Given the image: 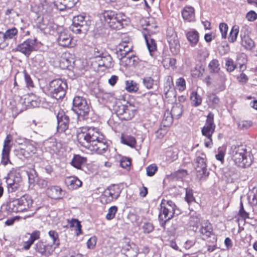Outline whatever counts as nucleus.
I'll use <instances>...</instances> for the list:
<instances>
[{"mask_svg":"<svg viewBox=\"0 0 257 257\" xmlns=\"http://www.w3.org/2000/svg\"><path fill=\"white\" fill-rule=\"evenodd\" d=\"M173 118H174L169 111H166L164 114L161 125L169 127L172 124Z\"/></svg>","mask_w":257,"mask_h":257,"instance_id":"36","label":"nucleus"},{"mask_svg":"<svg viewBox=\"0 0 257 257\" xmlns=\"http://www.w3.org/2000/svg\"><path fill=\"white\" fill-rule=\"evenodd\" d=\"M68 221L69 223L70 227H75L76 231H78L76 233L77 235H78L81 233V225L80 222L76 219H72L70 221L68 220Z\"/></svg>","mask_w":257,"mask_h":257,"instance_id":"46","label":"nucleus"},{"mask_svg":"<svg viewBox=\"0 0 257 257\" xmlns=\"http://www.w3.org/2000/svg\"><path fill=\"white\" fill-rule=\"evenodd\" d=\"M116 199L114 198L113 196L106 189L105 190L100 197V202L104 204L110 203Z\"/></svg>","mask_w":257,"mask_h":257,"instance_id":"35","label":"nucleus"},{"mask_svg":"<svg viewBox=\"0 0 257 257\" xmlns=\"http://www.w3.org/2000/svg\"><path fill=\"white\" fill-rule=\"evenodd\" d=\"M103 138L99 130L95 127H83L79 128L77 132V141L84 147H88Z\"/></svg>","mask_w":257,"mask_h":257,"instance_id":"1","label":"nucleus"},{"mask_svg":"<svg viewBox=\"0 0 257 257\" xmlns=\"http://www.w3.org/2000/svg\"><path fill=\"white\" fill-rule=\"evenodd\" d=\"M209 69L211 73H217L220 70V65L217 59H213L208 65Z\"/></svg>","mask_w":257,"mask_h":257,"instance_id":"39","label":"nucleus"},{"mask_svg":"<svg viewBox=\"0 0 257 257\" xmlns=\"http://www.w3.org/2000/svg\"><path fill=\"white\" fill-rule=\"evenodd\" d=\"M144 38L149 52L155 51L157 49V45L154 39L150 35L146 34L144 35Z\"/></svg>","mask_w":257,"mask_h":257,"instance_id":"33","label":"nucleus"},{"mask_svg":"<svg viewBox=\"0 0 257 257\" xmlns=\"http://www.w3.org/2000/svg\"><path fill=\"white\" fill-rule=\"evenodd\" d=\"M116 12V11L111 10L104 11L100 14V18L102 21H104L109 26L111 19L114 16V15H115Z\"/></svg>","mask_w":257,"mask_h":257,"instance_id":"29","label":"nucleus"},{"mask_svg":"<svg viewBox=\"0 0 257 257\" xmlns=\"http://www.w3.org/2000/svg\"><path fill=\"white\" fill-rule=\"evenodd\" d=\"M219 30L222 38H226L228 31V26L226 24L222 23L219 25Z\"/></svg>","mask_w":257,"mask_h":257,"instance_id":"63","label":"nucleus"},{"mask_svg":"<svg viewBox=\"0 0 257 257\" xmlns=\"http://www.w3.org/2000/svg\"><path fill=\"white\" fill-rule=\"evenodd\" d=\"M213 117L214 115L212 113H209L205 124L201 130L202 135L206 137L204 140V144L205 147L207 148H211L212 145V135L215 128Z\"/></svg>","mask_w":257,"mask_h":257,"instance_id":"5","label":"nucleus"},{"mask_svg":"<svg viewBox=\"0 0 257 257\" xmlns=\"http://www.w3.org/2000/svg\"><path fill=\"white\" fill-rule=\"evenodd\" d=\"M225 66L226 67L227 71L229 72L233 71L236 67L235 65L234 64L233 60L230 58H227L226 60Z\"/></svg>","mask_w":257,"mask_h":257,"instance_id":"61","label":"nucleus"},{"mask_svg":"<svg viewBox=\"0 0 257 257\" xmlns=\"http://www.w3.org/2000/svg\"><path fill=\"white\" fill-rule=\"evenodd\" d=\"M6 209L10 213L22 212L18 199L10 200L7 203Z\"/></svg>","mask_w":257,"mask_h":257,"instance_id":"22","label":"nucleus"},{"mask_svg":"<svg viewBox=\"0 0 257 257\" xmlns=\"http://www.w3.org/2000/svg\"><path fill=\"white\" fill-rule=\"evenodd\" d=\"M73 110L77 114L79 118L86 119L90 111L89 106L85 98L83 97L75 96L73 101Z\"/></svg>","mask_w":257,"mask_h":257,"instance_id":"6","label":"nucleus"},{"mask_svg":"<svg viewBox=\"0 0 257 257\" xmlns=\"http://www.w3.org/2000/svg\"><path fill=\"white\" fill-rule=\"evenodd\" d=\"M136 110L131 105H128L120 118L125 120H131L135 116Z\"/></svg>","mask_w":257,"mask_h":257,"instance_id":"34","label":"nucleus"},{"mask_svg":"<svg viewBox=\"0 0 257 257\" xmlns=\"http://www.w3.org/2000/svg\"><path fill=\"white\" fill-rule=\"evenodd\" d=\"M168 128L161 125L160 128L156 132L157 137L159 139L163 138L166 135L168 130Z\"/></svg>","mask_w":257,"mask_h":257,"instance_id":"60","label":"nucleus"},{"mask_svg":"<svg viewBox=\"0 0 257 257\" xmlns=\"http://www.w3.org/2000/svg\"><path fill=\"white\" fill-rule=\"evenodd\" d=\"M238 128L240 130H247L252 125V122L249 120H239L237 122Z\"/></svg>","mask_w":257,"mask_h":257,"instance_id":"50","label":"nucleus"},{"mask_svg":"<svg viewBox=\"0 0 257 257\" xmlns=\"http://www.w3.org/2000/svg\"><path fill=\"white\" fill-rule=\"evenodd\" d=\"M188 41L191 47H195L199 41V33L195 30H191L186 33Z\"/></svg>","mask_w":257,"mask_h":257,"instance_id":"25","label":"nucleus"},{"mask_svg":"<svg viewBox=\"0 0 257 257\" xmlns=\"http://www.w3.org/2000/svg\"><path fill=\"white\" fill-rule=\"evenodd\" d=\"M36 39H28L22 43L19 44L13 51L20 52L28 57L32 52L36 50Z\"/></svg>","mask_w":257,"mask_h":257,"instance_id":"10","label":"nucleus"},{"mask_svg":"<svg viewBox=\"0 0 257 257\" xmlns=\"http://www.w3.org/2000/svg\"><path fill=\"white\" fill-rule=\"evenodd\" d=\"M158 169V168L156 164H151L146 168L147 175L148 176L152 177L155 175Z\"/></svg>","mask_w":257,"mask_h":257,"instance_id":"55","label":"nucleus"},{"mask_svg":"<svg viewBox=\"0 0 257 257\" xmlns=\"http://www.w3.org/2000/svg\"><path fill=\"white\" fill-rule=\"evenodd\" d=\"M18 200L21 209H22V212L30 208L32 206L33 202L31 197L28 195H24L21 198H18Z\"/></svg>","mask_w":257,"mask_h":257,"instance_id":"20","label":"nucleus"},{"mask_svg":"<svg viewBox=\"0 0 257 257\" xmlns=\"http://www.w3.org/2000/svg\"><path fill=\"white\" fill-rule=\"evenodd\" d=\"M231 149L232 159L238 167L246 168L250 166L252 162V156L245 146H232Z\"/></svg>","mask_w":257,"mask_h":257,"instance_id":"2","label":"nucleus"},{"mask_svg":"<svg viewBox=\"0 0 257 257\" xmlns=\"http://www.w3.org/2000/svg\"><path fill=\"white\" fill-rule=\"evenodd\" d=\"M239 32L238 27L237 26H234L232 27L228 38L229 42L233 43L237 39Z\"/></svg>","mask_w":257,"mask_h":257,"instance_id":"40","label":"nucleus"},{"mask_svg":"<svg viewBox=\"0 0 257 257\" xmlns=\"http://www.w3.org/2000/svg\"><path fill=\"white\" fill-rule=\"evenodd\" d=\"M61 188L59 186H52L47 190L49 196L53 199H59L61 197Z\"/></svg>","mask_w":257,"mask_h":257,"instance_id":"28","label":"nucleus"},{"mask_svg":"<svg viewBox=\"0 0 257 257\" xmlns=\"http://www.w3.org/2000/svg\"><path fill=\"white\" fill-rule=\"evenodd\" d=\"M208 101L212 103V106L215 108L218 106L220 102L219 98L215 94H210L208 96Z\"/></svg>","mask_w":257,"mask_h":257,"instance_id":"52","label":"nucleus"},{"mask_svg":"<svg viewBox=\"0 0 257 257\" xmlns=\"http://www.w3.org/2000/svg\"><path fill=\"white\" fill-rule=\"evenodd\" d=\"M86 148L98 154H102L106 152L108 149V145L103 138L96 141L95 143Z\"/></svg>","mask_w":257,"mask_h":257,"instance_id":"15","label":"nucleus"},{"mask_svg":"<svg viewBox=\"0 0 257 257\" xmlns=\"http://www.w3.org/2000/svg\"><path fill=\"white\" fill-rule=\"evenodd\" d=\"M48 246H46L44 243L41 241H38L35 245V249L42 254H47Z\"/></svg>","mask_w":257,"mask_h":257,"instance_id":"44","label":"nucleus"},{"mask_svg":"<svg viewBox=\"0 0 257 257\" xmlns=\"http://www.w3.org/2000/svg\"><path fill=\"white\" fill-rule=\"evenodd\" d=\"M182 16L184 20L188 22L193 21L195 17L194 8L192 7H185L182 12Z\"/></svg>","mask_w":257,"mask_h":257,"instance_id":"27","label":"nucleus"},{"mask_svg":"<svg viewBox=\"0 0 257 257\" xmlns=\"http://www.w3.org/2000/svg\"><path fill=\"white\" fill-rule=\"evenodd\" d=\"M117 211V207L116 206L110 207L108 211V213L106 215V219L110 220L113 219L115 217V214Z\"/></svg>","mask_w":257,"mask_h":257,"instance_id":"53","label":"nucleus"},{"mask_svg":"<svg viewBox=\"0 0 257 257\" xmlns=\"http://www.w3.org/2000/svg\"><path fill=\"white\" fill-rule=\"evenodd\" d=\"M143 82L144 86L148 89L153 88L154 85V80L151 77H146L143 78Z\"/></svg>","mask_w":257,"mask_h":257,"instance_id":"58","label":"nucleus"},{"mask_svg":"<svg viewBox=\"0 0 257 257\" xmlns=\"http://www.w3.org/2000/svg\"><path fill=\"white\" fill-rule=\"evenodd\" d=\"M46 148L51 154L57 153L60 147V144L58 143L54 139H50L45 142Z\"/></svg>","mask_w":257,"mask_h":257,"instance_id":"21","label":"nucleus"},{"mask_svg":"<svg viewBox=\"0 0 257 257\" xmlns=\"http://www.w3.org/2000/svg\"><path fill=\"white\" fill-rule=\"evenodd\" d=\"M66 185L70 189H76L82 185L81 181L75 177H68L65 179Z\"/></svg>","mask_w":257,"mask_h":257,"instance_id":"24","label":"nucleus"},{"mask_svg":"<svg viewBox=\"0 0 257 257\" xmlns=\"http://www.w3.org/2000/svg\"><path fill=\"white\" fill-rule=\"evenodd\" d=\"M21 182L22 179L20 173L14 169L11 170L6 177L9 192H13L18 190Z\"/></svg>","mask_w":257,"mask_h":257,"instance_id":"9","label":"nucleus"},{"mask_svg":"<svg viewBox=\"0 0 257 257\" xmlns=\"http://www.w3.org/2000/svg\"><path fill=\"white\" fill-rule=\"evenodd\" d=\"M241 41L240 44L242 47L247 50H251L254 47V41L249 37L245 32H243L241 30L240 32Z\"/></svg>","mask_w":257,"mask_h":257,"instance_id":"18","label":"nucleus"},{"mask_svg":"<svg viewBox=\"0 0 257 257\" xmlns=\"http://www.w3.org/2000/svg\"><path fill=\"white\" fill-rule=\"evenodd\" d=\"M11 149L3 148L2 151V158L1 163L4 165H7L8 163H10V153Z\"/></svg>","mask_w":257,"mask_h":257,"instance_id":"41","label":"nucleus"},{"mask_svg":"<svg viewBox=\"0 0 257 257\" xmlns=\"http://www.w3.org/2000/svg\"><path fill=\"white\" fill-rule=\"evenodd\" d=\"M176 87L180 91H183L186 89V81L182 77L178 78L176 81Z\"/></svg>","mask_w":257,"mask_h":257,"instance_id":"59","label":"nucleus"},{"mask_svg":"<svg viewBox=\"0 0 257 257\" xmlns=\"http://www.w3.org/2000/svg\"><path fill=\"white\" fill-rule=\"evenodd\" d=\"M142 229L144 233H149L154 230V227L152 223L145 222L143 223Z\"/></svg>","mask_w":257,"mask_h":257,"instance_id":"57","label":"nucleus"},{"mask_svg":"<svg viewBox=\"0 0 257 257\" xmlns=\"http://www.w3.org/2000/svg\"><path fill=\"white\" fill-rule=\"evenodd\" d=\"M33 62L36 67H42L44 64V58L41 54L36 55L33 59Z\"/></svg>","mask_w":257,"mask_h":257,"instance_id":"51","label":"nucleus"},{"mask_svg":"<svg viewBox=\"0 0 257 257\" xmlns=\"http://www.w3.org/2000/svg\"><path fill=\"white\" fill-rule=\"evenodd\" d=\"M78 0H53L55 7L62 11L73 8Z\"/></svg>","mask_w":257,"mask_h":257,"instance_id":"17","label":"nucleus"},{"mask_svg":"<svg viewBox=\"0 0 257 257\" xmlns=\"http://www.w3.org/2000/svg\"><path fill=\"white\" fill-rule=\"evenodd\" d=\"M106 190L108 191V192L113 196V197L115 198L116 199L119 196L121 193V190L119 187L117 185H113L112 186H110L106 189Z\"/></svg>","mask_w":257,"mask_h":257,"instance_id":"45","label":"nucleus"},{"mask_svg":"<svg viewBox=\"0 0 257 257\" xmlns=\"http://www.w3.org/2000/svg\"><path fill=\"white\" fill-rule=\"evenodd\" d=\"M124 21V15L121 13L116 12L115 15L111 19L109 27L113 29H121L123 27L122 23Z\"/></svg>","mask_w":257,"mask_h":257,"instance_id":"16","label":"nucleus"},{"mask_svg":"<svg viewBox=\"0 0 257 257\" xmlns=\"http://www.w3.org/2000/svg\"><path fill=\"white\" fill-rule=\"evenodd\" d=\"M86 162V159L85 157L80 155H75L71 161V164L75 168L80 169L81 166Z\"/></svg>","mask_w":257,"mask_h":257,"instance_id":"30","label":"nucleus"},{"mask_svg":"<svg viewBox=\"0 0 257 257\" xmlns=\"http://www.w3.org/2000/svg\"><path fill=\"white\" fill-rule=\"evenodd\" d=\"M167 40L172 54H178L180 51V45L177 33L172 28H170L167 31Z\"/></svg>","mask_w":257,"mask_h":257,"instance_id":"11","label":"nucleus"},{"mask_svg":"<svg viewBox=\"0 0 257 257\" xmlns=\"http://www.w3.org/2000/svg\"><path fill=\"white\" fill-rule=\"evenodd\" d=\"M98 66L99 67H103L105 68H110L113 66L112 58L107 53H104L97 61Z\"/></svg>","mask_w":257,"mask_h":257,"instance_id":"19","label":"nucleus"},{"mask_svg":"<svg viewBox=\"0 0 257 257\" xmlns=\"http://www.w3.org/2000/svg\"><path fill=\"white\" fill-rule=\"evenodd\" d=\"M185 200L190 204L195 202V199L193 196V190L190 188H187L186 190Z\"/></svg>","mask_w":257,"mask_h":257,"instance_id":"49","label":"nucleus"},{"mask_svg":"<svg viewBox=\"0 0 257 257\" xmlns=\"http://www.w3.org/2000/svg\"><path fill=\"white\" fill-rule=\"evenodd\" d=\"M127 106V105H124L121 103H118L116 104L114 106V110L115 111L116 114L118 115L120 118V116H121L122 114L124 113L125 110H126Z\"/></svg>","mask_w":257,"mask_h":257,"instance_id":"47","label":"nucleus"},{"mask_svg":"<svg viewBox=\"0 0 257 257\" xmlns=\"http://www.w3.org/2000/svg\"><path fill=\"white\" fill-rule=\"evenodd\" d=\"M199 232L203 239H208L209 238L212 237L213 240H216L215 235L213 232L212 224L207 220L201 223Z\"/></svg>","mask_w":257,"mask_h":257,"instance_id":"13","label":"nucleus"},{"mask_svg":"<svg viewBox=\"0 0 257 257\" xmlns=\"http://www.w3.org/2000/svg\"><path fill=\"white\" fill-rule=\"evenodd\" d=\"M131 42H130L129 40H124L121 41L118 45L117 46L116 50L117 52L119 53V54L123 51L125 49V48L127 47V46L128 45V43H131Z\"/></svg>","mask_w":257,"mask_h":257,"instance_id":"62","label":"nucleus"},{"mask_svg":"<svg viewBox=\"0 0 257 257\" xmlns=\"http://www.w3.org/2000/svg\"><path fill=\"white\" fill-rule=\"evenodd\" d=\"M37 151L36 147L32 144H27L24 148L20 150V153L25 158H29L34 154Z\"/></svg>","mask_w":257,"mask_h":257,"instance_id":"26","label":"nucleus"},{"mask_svg":"<svg viewBox=\"0 0 257 257\" xmlns=\"http://www.w3.org/2000/svg\"><path fill=\"white\" fill-rule=\"evenodd\" d=\"M28 176L29 182L30 184L36 183L39 178L34 169L28 172Z\"/></svg>","mask_w":257,"mask_h":257,"instance_id":"48","label":"nucleus"},{"mask_svg":"<svg viewBox=\"0 0 257 257\" xmlns=\"http://www.w3.org/2000/svg\"><path fill=\"white\" fill-rule=\"evenodd\" d=\"M125 84V88L128 92H136L139 89L137 84L133 80H127Z\"/></svg>","mask_w":257,"mask_h":257,"instance_id":"42","label":"nucleus"},{"mask_svg":"<svg viewBox=\"0 0 257 257\" xmlns=\"http://www.w3.org/2000/svg\"><path fill=\"white\" fill-rule=\"evenodd\" d=\"M72 60L67 57L66 54L62 57L60 60V67L63 69L68 68L71 65Z\"/></svg>","mask_w":257,"mask_h":257,"instance_id":"43","label":"nucleus"},{"mask_svg":"<svg viewBox=\"0 0 257 257\" xmlns=\"http://www.w3.org/2000/svg\"><path fill=\"white\" fill-rule=\"evenodd\" d=\"M190 99L192 105L194 106H199L202 103L201 97L195 91H193L191 93Z\"/></svg>","mask_w":257,"mask_h":257,"instance_id":"38","label":"nucleus"},{"mask_svg":"<svg viewBox=\"0 0 257 257\" xmlns=\"http://www.w3.org/2000/svg\"><path fill=\"white\" fill-rule=\"evenodd\" d=\"M90 24V22L86 21L84 16L78 15L73 18L70 28L74 33L85 34L89 30Z\"/></svg>","mask_w":257,"mask_h":257,"instance_id":"7","label":"nucleus"},{"mask_svg":"<svg viewBox=\"0 0 257 257\" xmlns=\"http://www.w3.org/2000/svg\"><path fill=\"white\" fill-rule=\"evenodd\" d=\"M194 161L197 177L201 179L207 176L208 172L207 171L206 155L200 152H197Z\"/></svg>","mask_w":257,"mask_h":257,"instance_id":"8","label":"nucleus"},{"mask_svg":"<svg viewBox=\"0 0 257 257\" xmlns=\"http://www.w3.org/2000/svg\"><path fill=\"white\" fill-rule=\"evenodd\" d=\"M58 42L60 46L64 47H73L76 45V41L73 39L66 31H63L60 33Z\"/></svg>","mask_w":257,"mask_h":257,"instance_id":"12","label":"nucleus"},{"mask_svg":"<svg viewBox=\"0 0 257 257\" xmlns=\"http://www.w3.org/2000/svg\"><path fill=\"white\" fill-rule=\"evenodd\" d=\"M57 131L59 133H64L68 128L69 125V118L64 112L60 111L57 115Z\"/></svg>","mask_w":257,"mask_h":257,"instance_id":"14","label":"nucleus"},{"mask_svg":"<svg viewBox=\"0 0 257 257\" xmlns=\"http://www.w3.org/2000/svg\"><path fill=\"white\" fill-rule=\"evenodd\" d=\"M196 242V239L194 237H191L187 239L183 244V247L186 249H189L192 247Z\"/></svg>","mask_w":257,"mask_h":257,"instance_id":"54","label":"nucleus"},{"mask_svg":"<svg viewBox=\"0 0 257 257\" xmlns=\"http://www.w3.org/2000/svg\"><path fill=\"white\" fill-rule=\"evenodd\" d=\"M49 235L51 239H52L53 244L58 246L60 243V241L57 232L54 230H50L49 232Z\"/></svg>","mask_w":257,"mask_h":257,"instance_id":"56","label":"nucleus"},{"mask_svg":"<svg viewBox=\"0 0 257 257\" xmlns=\"http://www.w3.org/2000/svg\"><path fill=\"white\" fill-rule=\"evenodd\" d=\"M183 105L180 103H176L172 108L170 113L174 118L178 119L183 113Z\"/></svg>","mask_w":257,"mask_h":257,"instance_id":"32","label":"nucleus"},{"mask_svg":"<svg viewBox=\"0 0 257 257\" xmlns=\"http://www.w3.org/2000/svg\"><path fill=\"white\" fill-rule=\"evenodd\" d=\"M245 18L248 21L253 22L257 19V14L253 11H250L246 14Z\"/></svg>","mask_w":257,"mask_h":257,"instance_id":"64","label":"nucleus"},{"mask_svg":"<svg viewBox=\"0 0 257 257\" xmlns=\"http://www.w3.org/2000/svg\"><path fill=\"white\" fill-rule=\"evenodd\" d=\"M67 88L66 80L56 79L50 82L48 90L52 97L59 100L65 96Z\"/></svg>","mask_w":257,"mask_h":257,"instance_id":"3","label":"nucleus"},{"mask_svg":"<svg viewBox=\"0 0 257 257\" xmlns=\"http://www.w3.org/2000/svg\"><path fill=\"white\" fill-rule=\"evenodd\" d=\"M121 142L132 148L134 147L136 144V139L132 136H122Z\"/></svg>","mask_w":257,"mask_h":257,"instance_id":"37","label":"nucleus"},{"mask_svg":"<svg viewBox=\"0 0 257 257\" xmlns=\"http://www.w3.org/2000/svg\"><path fill=\"white\" fill-rule=\"evenodd\" d=\"M226 78L223 72H220L216 78L215 87L218 91H222L225 88Z\"/></svg>","mask_w":257,"mask_h":257,"instance_id":"23","label":"nucleus"},{"mask_svg":"<svg viewBox=\"0 0 257 257\" xmlns=\"http://www.w3.org/2000/svg\"><path fill=\"white\" fill-rule=\"evenodd\" d=\"M120 59H121L122 63H124L125 65L128 67L135 66L138 63V58L134 55Z\"/></svg>","mask_w":257,"mask_h":257,"instance_id":"31","label":"nucleus"},{"mask_svg":"<svg viewBox=\"0 0 257 257\" xmlns=\"http://www.w3.org/2000/svg\"><path fill=\"white\" fill-rule=\"evenodd\" d=\"M175 207L176 205L172 201L163 200L162 201L159 215V219L162 226H164L167 221L173 217Z\"/></svg>","mask_w":257,"mask_h":257,"instance_id":"4","label":"nucleus"}]
</instances>
